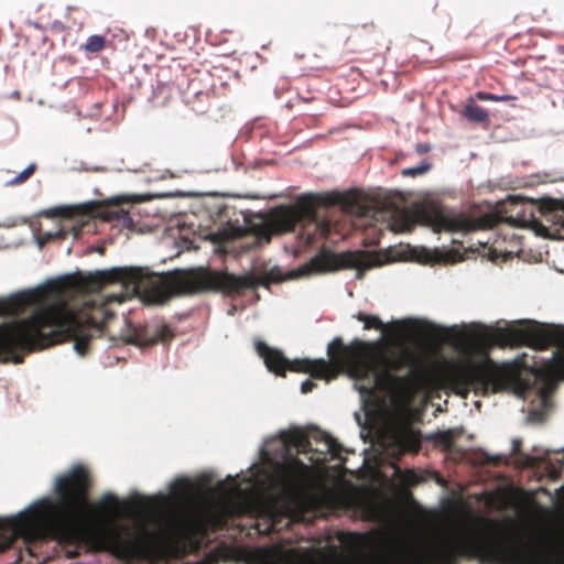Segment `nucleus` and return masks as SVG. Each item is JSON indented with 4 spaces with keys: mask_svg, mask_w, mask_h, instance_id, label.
Listing matches in <instances>:
<instances>
[{
    "mask_svg": "<svg viewBox=\"0 0 564 564\" xmlns=\"http://www.w3.org/2000/svg\"><path fill=\"white\" fill-rule=\"evenodd\" d=\"M256 350L269 371L285 377L286 370L310 373L313 378L330 381L341 371L356 380L369 381L360 391L367 394L376 389L392 392L409 391L411 400L426 381L423 369L417 367L409 349H389L381 341L354 339L345 345L340 337L334 338L327 347L329 360L307 358L289 360L281 350L257 340Z\"/></svg>",
    "mask_w": 564,
    "mask_h": 564,
    "instance_id": "f257e3e1",
    "label": "nucleus"
},
{
    "mask_svg": "<svg viewBox=\"0 0 564 564\" xmlns=\"http://www.w3.org/2000/svg\"><path fill=\"white\" fill-rule=\"evenodd\" d=\"M111 283L122 284L149 304H164L175 295L204 291H218L230 296L239 295L260 284L252 273L235 275L199 268L160 274L149 268L129 267L66 276L53 282L51 286L57 294L66 291L94 293Z\"/></svg>",
    "mask_w": 564,
    "mask_h": 564,
    "instance_id": "f03ea898",
    "label": "nucleus"
},
{
    "mask_svg": "<svg viewBox=\"0 0 564 564\" xmlns=\"http://www.w3.org/2000/svg\"><path fill=\"white\" fill-rule=\"evenodd\" d=\"M93 479L84 465H75L56 477V499L42 498L10 521L11 530L29 543L56 540L67 557L84 549L82 523L91 512L89 491Z\"/></svg>",
    "mask_w": 564,
    "mask_h": 564,
    "instance_id": "7ed1b4c3",
    "label": "nucleus"
},
{
    "mask_svg": "<svg viewBox=\"0 0 564 564\" xmlns=\"http://www.w3.org/2000/svg\"><path fill=\"white\" fill-rule=\"evenodd\" d=\"M560 203L552 198L530 199L520 195H509L497 204L496 213L469 217L441 205L430 203L414 206L413 209H394L389 227L394 232L411 231L416 224L431 227L435 232H474L506 223L511 227L535 228L539 225L536 212L545 216L558 208Z\"/></svg>",
    "mask_w": 564,
    "mask_h": 564,
    "instance_id": "20e7f679",
    "label": "nucleus"
},
{
    "mask_svg": "<svg viewBox=\"0 0 564 564\" xmlns=\"http://www.w3.org/2000/svg\"><path fill=\"white\" fill-rule=\"evenodd\" d=\"M563 368L564 359L550 361L531 368L523 377L517 365L497 366L486 361L456 362L446 369L442 381L463 398H466L470 391L486 395L513 386L521 394L536 389L539 397L546 402L557 386Z\"/></svg>",
    "mask_w": 564,
    "mask_h": 564,
    "instance_id": "39448f33",
    "label": "nucleus"
},
{
    "mask_svg": "<svg viewBox=\"0 0 564 564\" xmlns=\"http://www.w3.org/2000/svg\"><path fill=\"white\" fill-rule=\"evenodd\" d=\"M319 205L334 206L339 205L348 214L366 217L370 209L362 203L360 195L356 191L345 194H303L297 197L293 205L281 206L274 213L276 225L284 231H292L301 221H316L317 207Z\"/></svg>",
    "mask_w": 564,
    "mask_h": 564,
    "instance_id": "423d86ee",
    "label": "nucleus"
},
{
    "mask_svg": "<svg viewBox=\"0 0 564 564\" xmlns=\"http://www.w3.org/2000/svg\"><path fill=\"white\" fill-rule=\"evenodd\" d=\"M311 467L296 456L290 455L283 463L275 465L273 480L281 492L268 507L270 523L265 532L275 530V517L278 514L275 503L281 501V513L291 517L294 512V505L299 502L301 495L311 481Z\"/></svg>",
    "mask_w": 564,
    "mask_h": 564,
    "instance_id": "0eeeda50",
    "label": "nucleus"
},
{
    "mask_svg": "<svg viewBox=\"0 0 564 564\" xmlns=\"http://www.w3.org/2000/svg\"><path fill=\"white\" fill-rule=\"evenodd\" d=\"M489 340L498 346H528L535 350H545L551 346L564 348V327L497 328L489 336Z\"/></svg>",
    "mask_w": 564,
    "mask_h": 564,
    "instance_id": "6e6552de",
    "label": "nucleus"
},
{
    "mask_svg": "<svg viewBox=\"0 0 564 564\" xmlns=\"http://www.w3.org/2000/svg\"><path fill=\"white\" fill-rule=\"evenodd\" d=\"M153 534L143 525L122 527L106 531L101 543L124 560L148 557L152 549Z\"/></svg>",
    "mask_w": 564,
    "mask_h": 564,
    "instance_id": "1a4fd4ad",
    "label": "nucleus"
},
{
    "mask_svg": "<svg viewBox=\"0 0 564 564\" xmlns=\"http://www.w3.org/2000/svg\"><path fill=\"white\" fill-rule=\"evenodd\" d=\"M350 254H335L330 252H321L313 257L307 263L300 269L302 275L313 272H327L338 270L347 265Z\"/></svg>",
    "mask_w": 564,
    "mask_h": 564,
    "instance_id": "9d476101",
    "label": "nucleus"
},
{
    "mask_svg": "<svg viewBox=\"0 0 564 564\" xmlns=\"http://www.w3.org/2000/svg\"><path fill=\"white\" fill-rule=\"evenodd\" d=\"M128 202H130V199L127 197L111 198L98 210L97 216L105 221H115L124 228H129L132 226L133 221L129 213L120 207L122 203Z\"/></svg>",
    "mask_w": 564,
    "mask_h": 564,
    "instance_id": "9b49d317",
    "label": "nucleus"
},
{
    "mask_svg": "<svg viewBox=\"0 0 564 564\" xmlns=\"http://www.w3.org/2000/svg\"><path fill=\"white\" fill-rule=\"evenodd\" d=\"M90 205L56 206L45 212L48 217H61L65 220H76L80 226L93 215Z\"/></svg>",
    "mask_w": 564,
    "mask_h": 564,
    "instance_id": "f8f14e48",
    "label": "nucleus"
},
{
    "mask_svg": "<svg viewBox=\"0 0 564 564\" xmlns=\"http://www.w3.org/2000/svg\"><path fill=\"white\" fill-rule=\"evenodd\" d=\"M392 440L400 454L409 453L410 449H416L420 445L417 434L409 425H401L394 429Z\"/></svg>",
    "mask_w": 564,
    "mask_h": 564,
    "instance_id": "ddd939ff",
    "label": "nucleus"
},
{
    "mask_svg": "<svg viewBox=\"0 0 564 564\" xmlns=\"http://www.w3.org/2000/svg\"><path fill=\"white\" fill-rule=\"evenodd\" d=\"M280 438L288 451L295 448L297 452L305 453L311 445L308 435L300 429L283 431L280 433Z\"/></svg>",
    "mask_w": 564,
    "mask_h": 564,
    "instance_id": "4468645a",
    "label": "nucleus"
},
{
    "mask_svg": "<svg viewBox=\"0 0 564 564\" xmlns=\"http://www.w3.org/2000/svg\"><path fill=\"white\" fill-rule=\"evenodd\" d=\"M127 341L142 347L153 346L155 345L153 329L148 326L133 327Z\"/></svg>",
    "mask_w": 564,
    "mask_h": 564,
    "instance_id": "2eb2a0df",
    "label": "nucleus"
},
{
    "mask_svg": "<svg viewBox=\"0 0 564 564\" xmlns=\"http://www.w3.org/2000/svg\"><path fill=\"white\" fill-rule=\"evenodd\" d=\"M97 512L101 514H116L121 508V502L113 494L104 495L95 505Z\"/></svg>",
    "mask_w": 564,
    "mask_h": 564,
    "instance_id": "dca6fc26",
    "label": "nucleus"
},
{
    "mask_svg": "<svg viewBox=\"0 0 564 564\" xmlns=\"http://www.w3.org/2000/svg\"><path fill=\"white\" fill-rule=\"evenodd\" d=\"M338 539L344 546H346L350 551L357 552L365 546L368 536L364 533L348 532L340 533Z\"/></svg>",
    "mask_w": 564,
    "mask_h": 564,
    "instance_id": "f3484780",
    "label": "nucleus"
},
{
    "mask_svg": "<svg viewBox=\"0 0 564 564\" xmlns=\"http://www.w3.org/2000/svg\"><path fill=\"white\" fill-rule=\"evenodd\" d=\"M458 433L453 430L440 431L430 436V440L434 442V444L441 447L445 452H449L456 438L458 437Z\"/></svg>",
    "mask_w": 564,
    "mask_h": 564,
    "instance_id": "a211bd4d",
    "label": "nucleus"
},
{
    "mask_svg": "<svg viewBox=\"0 0 564 564\" xmlns=\"http://www.w3.org/2000/svg\"><path fill=\"white\" fill-rule=\"evenodd\" d=\"M463 115L466 119L473 122L482 123L488 121V112L486 109L477 104H468L463 110Z\"/></svg>",
    "mask_w": 564,
    "mask_h": 564,
    "instance_id": "6ab92c4d",
    "label": "nucleus"
},
{
    "mask_svg": "<svg viewBox=\"0 0 564 564\" xmlns=\"http://www.w3.org/2000/svg\"><path fill=\"white\" fill-rule=\"evenodd\" d=\"M0 361H10V323L0 325Z\"/></svg>",
    "mask_w": 564,
    "mask_h": 564,
    "instance_id": "aec40b11",
    "label": "nucleus"
},
{
    "mask_svg": "<svg viewBox=\"0 0 564 564\" xmlns=\"http://www.w3.org/2000/svg\"><path fill=\"white\" fill-rule=\"evenodd\" d=\"M170 490H171V494L176 498V499H185L188 497L191 490H192V485L191 482L185 479V478H180V479H176L174 482L171 484L170 486Z\"/></svg>",
    "mask_w": 564,
    "mask_h": 564,
    "instance_id": "412c9836",
    "label": "nucleus"
},
{
    "mask_svg": "<svg viewBox=\"0 0 564 564\" xmlns=\"http://www.w3.org/2000/svg\"><path fill=\"white\" fill-rule=\"evenodd\" d=\"M106 37L102 35H91L87 39L86 43L83 45V48L87 53H99L106 46Z\"/></svg>",
    "mask_w": 564,
    "mask_h": 564,
    "instance_id": "4be33fe9",
    "label": "nucleus"
},
{
    "mask_svg": "<svg viewBox=\"0 0 564 564\" xmlns=\"http://www.w3.org/2000/svg\"><path fill=\"white\" fill-rule=\"evenodd\" d=\"M356 318L359 322L364 323L365 329H371V328L381 329V328H383V323L381 322V319L378 316L358 313Z\"/></svg>",
    "mask_w": 564,
    "mask_h": 564,
    "instance_id": "5701e85b",
    "label": "nucleus"
},
{
    "mask_svg": "<svg viewBox=\"0 0 564 564\" xmlns=\"http://www.w3.org/2000/svg\"><path fill=\"white\" fill-rule=\"evenodd\" d=\"M153 335L155 339V344L159 341H167L174 337L173 329L166 325H160L153 329Z\"/></svg>",
    "mask_w": 564,
    "mask_h": 564,
    "instance_id": "b1692460",
    "label": "nucleus"
},
{
    "mask_svg": "<svg viewBox=\"0 0 564 564\" xmlns=\"http://www.w3.org/2000/svg\"><path fill=\"white\" fill-rule=\"evenodd\" d=\"M66 235L67 230L64 228L57 229L56 231L41 232L39 237V242L40 245H44L55 239H63L66 237Z\"/></svg>",
    "mask_w": 564,
    "mask_h": 564,
    "instance_id": "393cba45",
    "label": "nucleus"
},
{
    "mask_svg": "<svg viewBox=\"0 0 564 564\" xmlns=\"http://www.w3.org/2000/svg\"><path fill=\"white\" fill-rule=\"evenodd\" d=\"M431 169L430 163H422L414 167H408L402 171L403 176L416 177L425 174Z\"/></svg>",
    "mask_w": 564,
    "mask_h": 564,
    "instance_id": "a878e982",
    "label": "nucleus"
},
{
    "mask_svg": "<svg viewBox=\"0 0 564 564\" xmlns=\"http://www.w3.org/2000/svg\"><path fill=\"white\" fill-rule=\"evenodd\" d=\"M36 165L34 163L30 164L25 167L21 173H19L13 180L12 184H21L29 180L33 173L35 172Z\"/></svg>",
    "mask_w": 564,
    "mask_h": 564,
    "instance_id": "bb28decb",
    "label": "nucleus"
},
{
    "mask_svg": "<svg viewBox=\"0 0 564 564\" xmlns=\"http://www.w3.org/2000/svg\"><path fill=\"white\" fill-rule=\"evenodd\" d=\"M326 443L330 455L335 458H339L343 452V446L335 438L332 437H328Z\"/></svg>",
    "mask_w": 564,
    "mask_h": 564,
    "instance_id": "cd10ccee",
    "label": "nucleus"
},
{
    "mask_svg": "<svg viewBox=\"0 0 564 564\" xmlns=\"http://www.w3.org/2000/svg\"><path fill=\"white\" fill-rule=\"evenodd\" d=\"M422 477L419 476L414 470H406L402 476V481L408 486H415L421 482Z\"/></svg>",
    "mask_w": 564,
    "mask_h": 564,
    "instance_id": "c85d7f7f",
    "label": "nucleus"
},
{
    "mask_svg": "<svg viewBox=\"0 0 564 564\" xmlns=\"http://www.w3.org/2000/svg\"><path fill=\"white\" fill-rule=\"evenodd\" d=\"M478 98L481 99V100H510V99H514V97H498V96H495V95H490V94H485V93H478Z\"/></svg>",
    "mask_w": 564,
    "mask_h": 564,
    "instance_id": "c756f323",
    "label": "nucleus"
},
{
    "mask_svg": "<svg viewBox=\"0 0 564 564\" xmlns=\"http://www.w3.org/2000/svg\"><path fill=\"white\" fill-rule=\"evenodd\" d=\"M315 388L316 383L311 379H306L301 386V392L308 393L312 392Z\"/></svg>",
    "mask_w": 564,
    "mask_h": 564,
    "instance_id": "7c9ffc66",
    "label": "nucleus"
},
{
    "mask_svg": "<svg viewBox=\"0 0 564 564\" xmlns=\"http://www.w3.org/2000/svg\"><path fill=\"white\" fill-rule=\"evenodd\" d=\"M430 150V145L426 143L416 144V152L420 154L426 153Z\"/></svg>",
    "mask_w": 564,
    "mask_h": 564,
    "instance_id": "2f4dec72",
    "label": "nucleus"
},
{
    "mask_svg": "<svg viewBox=\"0 0 564 564\" xmlns=\"http://www.w3.org/2000/svg\"><path fill=\"white\" fill-rule=\"evenodd\" d=\"M486 462L489 463V464H492L495 466L499 465L500 462H501V458L499 456H496V457H489L487 456L486 458Z\"/></svg>",
    "mask_w": 564,
    "mask_h": 564,
    "instance_id": "473e14b6",
    "label": "nucleus"
},
{
    "mask_svg": "<svg viewBox=\"0 0 564 564\" xmlns=\"http://www.w3.org/2000/svg\"><path fill=\"white\" fill-rule=\"evenodd\" d=\"M520 447H521V441L520 440H514L512 442V453L517 454L520 451Z\"/></svg>",
    "mask_w": 564,
    "mask_h": 564,
    "instance_id": "72a5a7b5",
    "label": "nucleus"
},
{
    "mask_svg": "<svg viewBox=\"0 0 564 564\" xmlns=\"http://www.w3.org/2000/svg\"><path fill=\"white\" fill-rule=\"evenodd\" d=\"M8 530V525L0 521V539H2Z\"/></svg>",
    "mask_w": 564,
    "mask_h": 564,
    "instance_id": "f704fd0d",
    "label": "nucleus"
},
{
    "mask_svg": "<svg viewBox=\"0 0 564 564\" xmlns=\"http://www.w3.org/2000/svg\"><path fill=\"white\" fill-rule=\"evenodd\" d=\"M550 475H551V477H552V478H554V479H555V478H557V477H558L560 471H558V470H556L555 468H553L552 470H550Z\"/></svg>",
    "mask_w": 564,
    "mask_h": 564,
    "instance_id": "c9c22d12",
    "label": "nucleus"
},
{
    "mask_svg": "<svg viewBox=\"0 0 564 564\" xmlns=\"http://www.w3.org/2000/svg\"><path fill=\"white\" fill-rule=\"evenodd\" d=\"M144 502V498L143 497H137V500L133 501V505H140V503H143Z\"/></svg>",
    "mask_w": 564,
    "mask_h": 564,
    "instance_id": "e433bc0d",
    "label": "nucleus"
},
{
    "mask_svg": "<svg viewBox=\"0 0 564 564\" xmlns=\"http://www.w3.org/2000/svg\"><path fill=\"white\" fill-rule=\"evenodd\" d=\"M72 230L74 231V236H78L80 227L73 226Z\"/></svg>",
    "mask_w": 564,
    "mask_h": 564,
    "instance_id": "4c0bfd02",
    "label": "nucleus"
},
{
    "mask_svg": "<svg viewBox=\"0 0 564 564\" xmlns=\"http://www.w3.org/2000/svg\"><path fill=\"white\" fill-rule=\"evenodd\" d=\"M178 524H180V521L177 519L174 518L171 520V525L177 527Z\"/></svg>",
    "mask_w": 564,
    "mask_h": 564,
    "instance_id": "58836bf2",
    "label": "nucleus"
}]
</instances>
